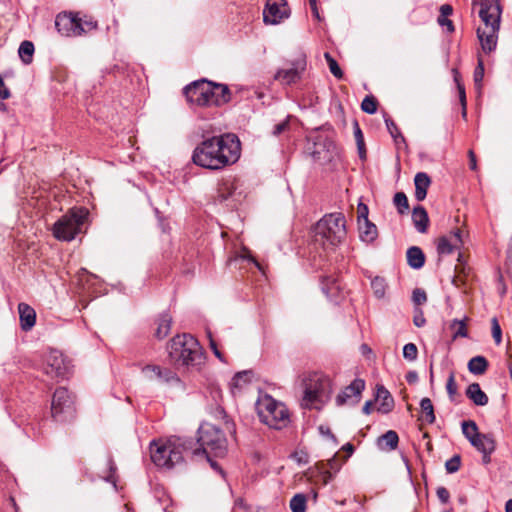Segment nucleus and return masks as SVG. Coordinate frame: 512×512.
<instances>
[{"label":"nucleus","mask_w":512,"mask_h":512,"mask_svg":"<svg viewBox=\"0 0 512 512\" xmlns=\"http://www.w3.org/2000/svg\"><path fill=\"white\" fill-rule=\"evenodd\" d=\"M241 146L234 134L214 136L202 141L193 151L194 164L210 170H219L234 164L240 157Z\"/></svg>","instance_id":"f257e3e1"},{"label":"nucleus","mask_w":512,"mask_h":512,"mask_svg":"<svg viewBox=\"0 0 512 512\" xmlns=\"http://www.w3.org/2000/svg\"><path fill=\"white\" fill-rule=\"evenodd\" d=\"M168 356L177 367L200 370L205 354L198 340L189 333L176 334L167 345Z\"/></svg>","instance_id":"f03ea898"},{"label":"nucleus","mask_w":512,"mask_h":512,"mask_svg":"<svg viewBox=\"0 0 512 512\" xmlns=\"http://www.w3.org/2000/svg\"><path fill=\"white\" fill-rule=\"evenodd\" d=\"M314 242L326 251H334L347 237L346 220L342 213L323 216L314 226Z\"/></svg>","instance_id":"7ed1b4c3"},{"label":"nucleus","mask_w":512,"mask_h":512,"mask_svg":"<svg viewBox=\"0 0 512 512\" xmlns=\"http://www.w3.org/2000/svg\"><path fill=\"white\" fill-rule=\"evenodd\" d=\"M502 9L499 3L487 4L479 11L483 26L477 29L482 50L490 53L496 49Z\"/></svg>","instance_id":"20e7f679"},{"label":"nucleus","mask_w":512,"mask_h":512,"mask_svg":"<svg viewBox=\"0 0 512 512\" xmlns=\"http://www.w3.org/2000/svg\"><path fill=\"white\" fill-rule=\"evenodd\" d=\"M89 215L88 209L75 207L63 215L53 226V235L58 240L71 241L78 233Z\"/></svg>","instance_id":"39448f33"},{"label":"nucleus","mask_w":512,"mask_h":512,"mask_svg":"<svg viewBox=\"0 0 512 512\" xmlns=\"http://www.w3.org/2000/svg\"><path fill=\"white\" fill-rule=\"evenodd\" d=\"M257 411L261 421L274 429H282L290 421L285 404L276 401L269 395H265L258 400Z\"/></svg>","instance_id":"423d86ee"},{"label":"nucleus","mask_w":512,"mask_h":512,"mask_svg":"<svg viewBox=\"0 0 512 512\" xmlns=\"http://www.w3.org/2000/svg\"><path fill=\"white\" fill-rule=\"evenodd\" d=\"M152 462L161 468H173L183 460V450L176 441H153L150 446Z\"/></svg>","instance_id":"0eeeda50"},{"label":"nucleus","mask_w":512,"mask_h":512,"mask_svg":"<svg viewBox=\"0 0 512 512\" xmlns=\"http://www.w3.org/2000/svg\"><path fill=\"white\" fill-rule=\"evenodd\" d=\"M197 441L206 455L223 456L227 451L224 433L211 423H203L199 427Z\"/></svg>","instance_id":"6e6552de"},{"label":"nucleus","mask_w":512,"mask_h":512,"mask_svg":"<svg viewBox=\"0 0 512 512\" xmlns=\"http://www.w3.org/2000/svg\"><path fill=\"white\" fill-rule=\"evenodd\" d=\"M73 399L64 387L57 388L52 397L51 414L57 422H67L75 417Z\"/></svg>","instance_id":"1a4fd4ad"},{"label":"nucleus","mask_w":512,"mask_h":512,"mask_svg":"<svg viewBox=\"0 0 512 512\" xmlns=\"http://www.w3.org/2000/svg\"><path fill=\"white\" fill-rule=\"evenodd\" d=\"M331 381L327 376L314 375L305 386L303 401L306 406L322 403L329 398Z\"/></svg>","instance_id":"9d476101"},{"label":"nucleus","mask_w":512,"mask_h":512,"mask_svg":"<svg viewBox=\"0 0 512 512\" xmlns=\"http://www.w3.org/2000/svg\"><path fill=\"white\" fill-rule=\"evenodd\" d=\"M213 82L207 79L196 80L184 88L189 103L200 107L212 106Z\"/></svg>","instance_id":"9b49d317"},{"label":"nucleus","mask_w":512,"mask_h":512,"mask_svg":"<svg viewBox=\"0 0 512 512\" xmlns=\"http://www.w3.org/2000/svg\"><path fill=\"white\" fill-rule=\"evenodd\" d=\"M72 370L71 363L66 359L63 354L56 350L51 349L46 357L45 372L51 377L66 378L70 375Z\"/></svg>","instance_id":"f8f14e48"},{"label":"nucleus","mask_w":512,"mask_h":512,"mask_svg":"<svg viewBox=\"0 0 512 512\" xmlns=\"http://www.w3.org/2000/svg\"><path fill=\"white\" fill-rule=\"evenodd\" d=\"M57 31L65 37H76L86 33L81 19L72 13H60L55 20Z\"/></svg>","instance_id":"ddd939ff"},{"label":"nucleus","mask_w":512,"mask_h":512,"mask_svg":"<svg viewBox=\"0 0 512 512\" xmlns=\"http://www.w3.org/2000/svg\"><path fill=\"white\" fill-rule=\"evenodd\" d=\"M290 16V10L285 0H267L263 11L266 24L276 25Z\"/></svg>","instance_id":"4468645a"},{"label":"nucleus","mask_w":512,"mask_h":512,"mask_svg":"<svg viewBox=\"0 0 512 512\" xmlns=\"http://www.w3.org/2000/svg\"><path fill=\"white\" fill-rule=\"evenodd\" d=\"M143 377L148 381H155L160 384L179 382L177 374L169 368L159 365L148 364L141 369Z\"/></svg>","instance_id":"2eb2a0df"},{"label":"nucleus","mask_w":512,"mask_h":512,"mask_svg":"<svg viewBox=\"0 0 512 512\" xmlns=\"http://www.w3.org/2000/svg\"><path fill=\"white\" fill-rule=\"evenodd\" d=\"M305 69L306 59L305 57H300L292 63L291 67L279 69L274 75V79L282 85H292L301 79Z\"/></svg>","instance_id":"dca6fc26"},{"label":"nucleus","mask_w":512,"mask_h":512,"mask_svg":"<svg viewBox=\"0 0 512 512\" xmlns=\"http://www.w3.org/2000/svg\"><path fill=\"white\" fill-rule=\"evenodd\" d=\"M310 154L315 161L322 163L330 162L337 154V148L333 141L328 138L319 137L309 148Z\"/></svg>","instance_id":"f3484780"},{"label":"nucleus","mask_w":512,"mask_h":512,"mask_svg":"<svg viewBox=\"0 0 512 512\" xmlns=\"http://www.w3.org/2000/svg\"><path fill=\"white\" fill-rule=\"evenodd\" d=\"M365 388V381L362 379H355L350 385L346 386L336 397L335 401L337 406L347 404L355 405L359 402L361 393Z\"/></svg>","instance_id":"a211bd4d"},{"label":"nucleus","mask_w":512,"mask_h":512,"mask_svg":"<svg viewBox=\"0 0 512 512\" xmlns=\"http://www.w3.org/2000/svg\"><path fill=\"white\" fill-rule=\"evenodd\" d=\"M463 245L462 231L455 229L448 235L442 236L437 242V251L440 255H448L459 250Z\"/></svg>","instance_id":"6ab92c4d"},{"label":"nucleus","mask_w":512,"mask_h":512,"mask_svg":"<svg viewBox=\"0 0 512 512\" xmlns=\"http://www.w3.org/2000/svg\"><path fill=\"white\" fill-rule=\"evenodd\" d=\"M474 448L482 453V461L488 464L491 461L490 455L495 450V440L490 434L480 433L474 440L471 439L470 443Z\"/></svg>","instance_id":"aec40b11"},{"label":"nucleus","mask_w":512,"mask_h":512,"mask_svg":"<svg viewBox=\"0 0 512 512\" xmlns=\"http://www.w3.org/2000/svg\"><path fill=\"white\" fill-rule=\"evenodd\" d=\"M321 290L326 297L337 303L342 297V289L338 280L332 276H328L321 281Z\"/></svg>","instance_id":"412c9836"},{"label":"nucleus","mask_w":512,"mask_h":512,"mask_svg":"<svg viewBox=\"0 0 512 512\" xmlns=\"http://www.w3.org/2000/svg\"><path fill=\"white\" fill-rule=\"evenodd\" d=\"M376 400L379 402L377 408L379 412L387 414L392 411L394 407V399L383 385H377L376 387Z\"/></svg>","instance_id":"4be33fe9"},{"label":"nucleus","mask_w":512,"mask_h":512,"mask_svg":"<svg viewBox=\"0 0 512 512\" xmlns=\"http://www.w3.org/2000/svg\"><path fill=\"white\" fill-rule=\"evenodd\" d=\"M213 106H222L231 100V92L226 84L213 82Z\"/></svg>","instance_id":"5701e85b"},{"label":"nucleus","mask_w":512,"mask_h":512,"mask_svg":"<svg viewBox=\"0 0 512 512\" xmlns=\"http://www.w3.org/2000/svg\"><path fill=\"white\" fill-rule=\"evenodd\" d=\"M415 198L423 201L426 198L427 190L431 184L430 177L425 172H419L414 178Z\"/></svg>","instance_id":"b1692460"},{"label":"nucleus","mask_w":512,"mask_h":512,"mask_svg":"<svg viewBox=\"0 0 512 512\" xmlns=\"http://www.w3.org/2000/svg\"><path fill=\"white\" fill-rule=\"evenodd\" d=\"M466 396L477 406H485L488 403V396L478 383H472L467 387Z\"/></svg>","instance_id":"393cba45"},{"label":"nucleus","mask_w":512,"mask_h":512,"mask_svg":"<svg viewBox=\"0 0 512 512\" xmlns=\"http://www.w3.org/2000/svg\"><path fill=\"white\" fill-rule=\"evenodd\" d=\"M359 233L363 242L371 243L377 237V227L368 220L367 216H364L363 222L359 220Z\"/></svg>","instance_id":"a878e982"},{"label":"nucleus","mask_w":512,"mask_h":512,"mask_svg":"<svg viewBox=\"0 0 512 512\" xmlns=\"http://www.w3.org/2000/svg\"><path fill=\"white\" fill-rule=\"evenodd\" d=\"M412 220L416 230L419 233H425L427 231L429 218L426 210L422 206H416L412 212Z\"/></svg>","instance_id":"bb28decb"},{"label":"nucleus","mask_w":512,"mask_h":512,"mask_svg":"<svg viewBox=\"0 0 512 512\" xmlns=\"http://www.w3.org/2000/svg\"><path fill=\"white\" fill-rule=\"evenodd\" d=\"M407 263L413 269H420L425 263V255L417 246H412L407 250Z\"/></svg>","instance_id":"cd10ccee"},{"label":"nucleus","mask_w":512,"mask_h":512,"mask_svg":"<svg viewBox=\"0 0 512 512\" xmlns=\"http://www.w3.org/2000/svg\"><path fill=\"white\" fill-rule=\"evenodd\" d=\"M488 361L484 356H475L468 362V370L474 375H482L488 368Z\"/></svg>","instance_id":"c85d7f7f"},{"label":"nucleus","mask_w":512,"mask_h":512,"mask_svg":"<svg viewBox=\"0 0 512 512\" xmlns=\"http://www.w3.org/2000/svg\"><path fill=\"white\" fill-rule=\"evenodd\" d=\"M420 408L423 413L421 420L428 424H433L436 418L432 401L427 397L423 398L420 401Z\"/></svg>","instance_id":"c756f323"},{"label":"nucleus","mask_w":512,"mask_h":512,"mask_svg":"<svg viewBox=\"0 0 512 512\" xmlns=\"http://www.w3.org/2000/svg\"><path fill=\"white\" fill-rule=\"evenodd\" d=\"M371 288L376 298L382 299L385 297L387 283L383 277L375 276L371 279Z\"/></svg>","instance_id":"7c9ffc66"},{"label":"nucleus","mask_w":512,"mask_h":512,"mask_svg":"<svg viewBox=\"0 0 512 512\" xmlns=\"http://www.w3.org/2000/svg\"><path fill=\"white\" fill-rule=\"evenodd\" d=\"M33 53L34 45L32 42L26 40L20 44L18 54L25 64H30L32 62Z\"/></svg>","instance_id":"2f4dec72"},{"label":"nucleus","mask_w":512,"mask_h":512,"mask_svg":"<svg viewBox=\"0 0 512 512\" xmlns=\"http://www.w3.org/2000/svg\"><path fill=\"white\" fill-rule=\"evenodd\" d=\"M462 433L470 443L471 439L474 440L480 434L477 424L472 420L462 422Z\"/></svg>","instance_id":"473e14b6"},{"label":"nucleus","mask_w":512,"mask_h":512,"mask_svg":"<svg viewBox=\"0 0 512 512\" xmlns=\"http://www.w3.org/2000/svg\"><path fill=\"white\" fill-rule=\"evenodd\" d=\"M380 442L389 450H394L397 448L399 437L395 431L389 430L381 436Z\"/></svg>","instance_id":"72a5a7b5"},{"label":"nucleus","mask_w":512,"mask_h":512,"mask_svg":"<svg viewBox=\"0 0 512 512\" xmlns=\"http://www.w3.org/2000/svg\"><path fill=\"white\" fill-rule=\"evenodd\" d=\"M307 499L304 494H296L290 500V509L292 512H305Z\"/></svg>","instance_id":"f704fd0d"},{"label":"nucleus","mask_w":512,"mask_h":512,"mask_svg":"<svg viewBox=\"0 0 512 512\" xmlns=\"http://www.w3.org/2000/svg\"><path fill=\"white\" fill-rule=\"evenodd\" d=\"M19 320H36L35 310L26 303L18 305Z\"/></svg>","instance_id":"c9c22d12"},{"label":"nucleus","mask_w":512,"mask_h":512,"mask_svg":"<svg viewBox=\"0 0 512 512\" xmlns=\"http://www.w3.org/2000/svg\"><path fill=\"white\" fill-rule=\"evenodd\" d=\"M394 204L400 214H404L409 209L407 196L403 192H397L394 196Z\"/></svg>","instance_id":"e433bc0d"},{"label":"nucleus","mask_w":512,"mask_h":512,"mask_svg":"<svg viewBox=\"0 0 512 512\" xmlns=\"http://www.w3.org/2000/svg\"><path fill=\"white\" fill-rule=\"evenodd\" d=\"M324 57L327 61V64L329 66L330 72L337 78L341 79L343 77V72L341 68L339 67L337 61L330 55V53L326 52L324 54Z\"/></svg>","instance_id":"4c0bfd02"},{"label":"nucleus","mask_w":512,"mask_h":512,"mask_svg":"<svg viewBox=\"0 0 512 512\" xmlns=\"http://www.w3.org/2000/svg\"><path fill=\"white\" fill-rule=\"evenodd\" d=\"M385 124H386L387 130L389 131L390 135L394 138L396 143H398L399 141L404 142V137L402 136L397 125L394 123V121L392 119H390L389 117H386Z\"/></svg>","instance_id":"58836bf2"},{"label":"nucleus","mask_w":512,"mask_h":512,"mask_svg":"<svg viewBox=\"0 0 512 512\" xmlns=\"http://www.w3.org/2000/svg\"><path fill=\"white\" fill-rule=\"evenodd\" d=\"M446 391L450 401H455V397L457 395V384L455 381V375L453 372L450 373L447 382H446Z\"/></svg>","instance_id":"ea45409f"},{"label":"nucleus","mask_w":512,"mask_h":512,"mask_svg":"<svg viewBox=\"0 0 512 512\" xmlns=\"http://www.w3.org/2000/svg\"><path fill=\"white\" fill-rule=\"evenodd\" d=\"M361 109L368 114H374L377 111L376 99L373 96H366L361 103Z\"/></svg>","instance_id":"a19ab883"},{"label":"nucleus","mask_w":512,"mask_h":512,"mask_svg":"<svg viewBox=\"0 0 512 512\" xmlns=\"http://www.w3.org/2000/svg\"><path fill=\"white\" fill-rule=\"evenodd\" d=\"M171 332V322H159L157 328L154 331V336L158 340H162L167 337Z\"/></svg>","instance_id":"79ce46f5"},{"label":"nucleus","mask_w":512,"mask_h":512,"mask_svg":"<svg viewBox=\"0 0 512 512\" xmlns=\"http://www.w3.org/2000/svg\"><path fill=\"white\" fill-rule=\"evenodd\" d=\"M341 463L339 462L337 455H334L331 459L327 462V470L324 471L325 474H327V477L331 479L335 473H337L340 470Z\"/></svg>","instance_id":"37998d69"},{"label":"nucleus","mask_w":512,"mask_h":512,"mask_svg":"<svg viewBox=\"0 0 512 512\" xmlns=\"http://www.w3.org/2000/svg\"><path fill=\"white\" fill-rule=\"evenodd\" d=\"M418 355L417 346L414 343H408L403 347V357L408 361L416 360Z\"/></svg>","instance_id":"c03bdc74"},{"label":"nucleus","mask_w":512,"mask_h":512,"mask_svg":"<svg viewBox=\"0 0 512 512\" xmlns=\"http://www.w3.org/2000/svg\"><path fill=\"white\" fill-rule=\"evenodd\" d=\"M249 381V372L248 371H242L238 372L231 381V387L232 388H240L242 386V383H246Z\"/></svg>","instance_id":"a18cd8bd"},{"label":"nucleus","mask_w":512,"mask_h":512,"mask_svg":"<svg viewBox=\"0 0 512 512\" xmlns=\"http://www.w3.org/2000/svg\"><path fill=\"white\" fill-rule=\"evenodd\" d=\"M461 465V458L459 455H454L446 461L445 468L448 473H455L459 470Z\"/></svg>","instance_id":"49530a36"},{"label":"nucleus","mask_w":512,"mask_h":512,"mask_svg":"<svg viewBox=\"0 0 512 512\" xmlns=\"http://www.w3.org/2000/svg\"><path fill=\"white\" fill-rule=\"evenodd\" d=\"M473 77H474L475 85L478 88H480L483 77H484V64H483V60L481 58L478 59V64H477V67L475 68Z\"/></svg>","instance_id":"de8ad7c7"},{"label":"nucleus","mask_w":512,"mask_h":512,"mask_svg":"<svg viewBox=\"0 0 512 512\" xmlns=\"http://www.w3.org/2000/svg\"><path fill=\"white\" fill-rule=\"evenodd\" d=\"M427 300L426 292L421 288H416L412 293V301L415 305H422Z\"/></svg>","instance_id":"09e8293b"},{"label":"nucleus","mask_w":512,"mask_h":512,"mask_svg":"<svg viewBox=\"0 0 512 512\" xmlns=\"http://www.w3.org/2000/svg\"><path fill=\"white\" fill-rule=\"evenodd\" d=\"M354 135H355V139H356V142H357V145H358L360 156L362 157V154L365 153V151H364V140H363L362 131H361L358 123H355Z\"/></svg>","instance_id":"8fccbe9b"},{"label":"nucleus","mask_w":512,"mask_h":512,"mask_svg":"<svg viewBox=\"0 0 512 512\" xmlns=\"http://www.w3.org/2000/svg\"><path fill=\"white\" fill-rule=\"evenodd\" d=\"M289 119H290V117H287V119H285L284 121L276 124L272 131L273 135L279 136V135L285 133L286 131H288L289 127H290Z\"/></svg>","instance_id":"3c124183"},{"label":"nucleus","mask_w":512,"mask_h":512,"mask_svg":"<svg viewBox=\"0 0 512 512\" xmlns=\"http://www.w3.org/2000/svg\"><path fill=\"white\" fill-rule=\"evenodd\" d=\"M492 336L497 345H499L502 341V329L499 325V322H492Z\"/></svg>","instance_id":"603ef678"},{"label":"nucleus","mask_w":512,"mask_h":512,"mask_svg":"<svg viewBox=\"0 0 512 512\" xmlns=\"http://www.w3.org/2000/svg\"><path fill=\"white\" fill-rule=\"evenodd\" d=\"M208 336H209V339H210V348L212 349L214 355L223 363L226 362V360L224 359L222 353L220 352V350L218 349L217 347V344L215 342V340L211 337V333L208 332Z\"/></svg>","instance_id":"864d4df0"},{"label":"nucleus","mask_w":512,"mask_h":512,"mask_svg":"<svg viewBox=\"0 0 512 512\" xmlns=\"http://www.w3.org/2000/svg\"><path fill=\"white\" fill-rule=\"evenodd\" d=\"M458 323H459V327L454 332V335L452 338L453 340L457 339L458 337H467L468 336L466 322H458Z\"/></svg>","instance_id":"5fc2aeb1"},{"label":"nucleus","mask_w":512,"mask_h":512,"mask_svg":"<svg viewBox=\"0 0 512 512\" xmlns=\"http://www.w3.org/2000/svg\"><path fill=\"white\" fill-rule=\"evenodd\" d=\"M437 497L442 503H447L450 498L449 491L445 487H438L436 491Z\"/></svg>","instance_id":"6e6d98bb"},{"label":"nucleus","mask_w":512,"mask_h":512,"mask_svg":"<svg viewBox=\"0 0 512 512\" xmlns=\"http://www.w3.org/2000/svg\"><path fill=\"white\" fill-rule=\"evenodd\" d=\"M9 97H10V91L5 86L4 81H3L2 77L0 76V99L5 100V99H8Z\"/></svg>","instance_id":"4d7b16f0"},{"label":"nucleus","mask_w":512,"mask_h":512,"mask_svg":"<svg viewBox=\"0 0 512 512\" xmlns=\"http://www.w3.org/2000/svg\"><path fill=\"white\" fill-rule=\"evenodd\" d=\"M455 81L457 82L458 92H459V99L461 102L462 107L466 106V94L464 87L458 82L457 77H455Z\"/></svg>","instance_id":"13d9d810"},{"label":"nucleus","mask_w":512,"mask_h":512,"mask_svg":"<svg viewBox=\"0 0 512 512\" xmlns=\"http://www.w3.org/2000/svg\"><path fill=\"white\" fill-rule=\"evenodd\" d=\"M438 23H439V25H441L443 27L444 26L447 27V30L449 32H453L454 31V26H453V23H452L451 20H449V19H447L445 17L444 18L443 17H439L438 18Z\"/></svg>","instance_id":"bf43d9fd"},{"label":"nucleus","mask_w":512,"mask_h":512,"mask_svg":"<svg viewBox=\"0 0 512 512\" xmlns=\"http://www.w3.org/2000/svg\"><path fill=\"white\" fill-rule=\"evenodd\" d=\"M452 11H453V9L450 5L444 4L440 7V13H441L440 17L447 18L449 15L452 14Z\"/></svg>","instance_id":"052dcab7"},{"label":"nucleus","mask_w":512,"mask_h":512,"mask_svg":"<svg viewBox=\"0 0 512 512\" xmlns=\"http://www.w3.org/2000/svg\"><path fill=\"white\" fill-rule=\"evenodd\" d=\"M319 432L322 434V435H325V436H328L330 437L334 442H336V438L335 436L332 434L331 430L329 427L327 426H319Z\"/></svg>","instance_id":"680f3d73"},{"label":"nucleus","mask_w":512,"mask_h":512,"mask_svg":"<svg viewBox=\"0 0 512 512\" xmlns=\"http://www.w3.org/2000/svg\"><path fill=\"white\" fill-rule=\"evenodd\" d=\"M207 460L208 462L210 463V466L212 467L213 470H215L216 472H218L220 475H222L224 477V471L223 469L218 465V463L216 461H213L209 455H207Z\"/></svg>","instance_id":"e2e57ef3"},{"label":"nucleus","mask_w":512,"mask_h":512,"mask_svg":"<svg viewBox=\"0 0 512 512\" xmlns=\"http://www.w3.org/2000/svg\"><path fill=\"white\" fill-rule=\"evenodd\" d=\"M309 4H310V7H311V10H312V13H313L314 17L317 20H320L321 18H320V15H319V11H318L316 0H309Z\"/></svg>","instance_id":"0e129e2a"},{"label":"nucleus","mask_w":512,"mask_h":512,"mask_svg":"<svg viewBox=\"0 0 512 512\" xmlns=\"http://www.w3.org/2000/svg\"><path fill=\"white\" fill-rule=\"evenodd\" d=\"M406 380L409 384H414L418 380V374L415 371H410L406 375Z\"/></svg>","instance_id":"69168bd1"},{"label":"nucleus","mask_w":512,"mask_h":512,"mask_svg":"<svg viewBox=\"0 0 512 512\" xmlns=\"http://www.w3.org/2000/svg\"><path fill=\"white\" fill-rule=\"evenodd\" d=\"M468 155H469V159H470V162H469L470 169L476 170L477 163H476V156H475L474 152L472 150H470Z\"/></svg>","instance_id":"338daca9"},{"label":"nucleus","mask_w":512,"mask_h":512,"mask_svg":"<svg viewBox=\"0 0 512 512\" xmlns=\"http://www.w3.org/2000/svg\"><path fill=\"white\" fill-rule=\"evenodd\" d=\"M21 323V330L24 332H28L33 329L36 322H20Z\"/></svg>","instance_id":"774afa93"}]
</instances>
